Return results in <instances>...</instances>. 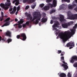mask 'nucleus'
<instances>
[{"label":"nucleus","mask_w":77,"mask_h":77,"mask_svg":"<svg viewBox=\"0 0 77 77\" xmlns=\"http://www.w3.org/2000/svg\"><path fill=\"white\" fill-rule=\"evenodd\" d=\"M15 11L13 10L11 12H10V14H15Z\"/></svg>","instance_id":"nucleus-31"},{"label":"nucleus","mask_w":77,"mask_h":77,"mask_svg":"<svg viewBox=\"0 0 77 77\" xmlns=\"http://www.w3.org/2000/svg\"><path fill=\"white\" fill-rule=\"evenodd\" d=\"M75 2L77 3V0H75Z\"/></svg>","instance_id":"nucleus-58"},{"label":"nucleus","mask_w":77,"mask_h":77,"mask_svg":"<svg viewBox=\"0 0 77 77\" xmlns=\"http://www.w3.org/2000/svg\"><path fill=\"white\" fill-rule=\"evenodd\" d=\"M10 20V17H8L5 20L6 23L4 24L2 26V27H3L4 26H9V21Z\"/></svg>","instance_id":"nucleus-8"},{"label":"nucleus","mask_w":77,"mask_h":77,"mask_svg":"<svg viewBox=\"0 0 77 77\" xmlns=\"http://www.w3.org/2000/svg\"><path fill=\"white\" fill-rule=\"evenodd\" d=\"M71 24H73V22H71L70 23H62L61 26L63 28L67 29V28H68V26H69L71 25Z\"/></svg>","instance_id":"nucleus-6"},{"label":"nucleus","mask_w":77,"mask_h":77,"mask_svg":"<svg viewBox=\"0 0 77 77\" xmlns=\"http://www.w3.org/2000/svg\"><path fill=\"white\" fill-rule=\"evenodd\" d=\"M39 26H40L41 25V23H39Z\"/></svg>","instance_id":"nucleus-55"},{"label":"nucleus","mask_w":77,"mask_h":77,"mask_svg":"<svg viewBox=\"0 0 77 77\" xmlns=\"http://www.w3.org/2000/svg\"><path fill=\"white\" fill-rule=\"evenodd\" d=\"M57 39H59V37L58 36H57Z\"/></svg>","instance_id":"nucleus-56"},{"label":"nucleus","mask_w":77,"mask_h":77,"mask_svg":"<svg viewBox=\"0 0 77 77\" xmlns=\"http://www.w3.org/2000/svg\"><path fill=\"white\" fill-rule=\"evenodd\" d=\"M6 35L9 37H11V32L9 31H7L6 33Z\"/></svg>","instance_id":"nucleus-19"},{"label":"nucleus","mask_w":77,"mask_h":77,"mask_svg":"<svg viewBox=\"0 0 77 77\" xmlns=\"http://www.w3.org/2000/svg\"><path fill=\"white\" fill-rule=\"evenodd\" d=\"M18 11H17V12L15 13L16 15H17V14H18Z\"/></svg>","instance_id":"nucleus-53"},{"label":"nucleus","mask_w":77,"mask_h":77,"mask_svg":"<svg viewBox=\"0 0 77 77\" xmlns=\"http://www.w3.org/2000/svg\"><path fill=\"white\" fill-rule=\"evenodd\" d=\"M77 23L75 25V26L73 27V29H72L71 30L72 33H69L67 31L64 32V33L60 32L59 33L58 36L61 39H63V41H65L68 38H70L71 37V35H74L75 34V29H77Z\"/></svg>","instance_id":"nucleus-2"},{"label":"nucleus","mask_w":77,"mask_h":77,"mask_svg":"<svg viewBox=\"0 0 77 77\" xmlns=\"http://www.w3.org/2000/svg\"><path fill=\"white\" fill-rule=\"evenodd\" d=\"M17 8L16 7L14 6V7L13 9V10L14 11H15V12H16V11H17V8Z\"/></svg>","instance_id":"nucleus-34"},{"label":"nucleus","mask_w":77,"mask_h":77,"mask_svg":"<svg viewBox=\"0 0 77 77\" xmlns=\"http://www.w3.org/2000/svg\"><path fill=\"white\" fill-rule=\"evenodd\" d=\"M61 60H64V57H61Z\"/></svg>","instance_id":"nucleus-46"},{"label":"nucleus","mask_w":77,"mask_h":77,"mask_svg":"<svg viewBox=\"0 0 77 77\" xmlns=\"http://www.w3.org/2000/svg\"><path fill=\"white\" fill-rule=\"evenodd\" d=\"M2 37H1V36H0V41H1V40L4 41H5V40L4 39V38L2 39Z\"/></svg>","instance_id":"nucleus-44"},{"label":"nucleus","mask_w":77,"mask_h":77,"mask_svg":"<svg viewBox=\"0 0 77 77\" xmlns=\"http://www.w3.org/2000/svg\"><path fill=\"white\" fill-rule=\"evenodd\" d=\"M17 39H21V35H20H20H17Z\"/></svg>","instance_id":"nucleus-26"},{"label":"nucleus","mask_w":77,"mask_h":77,"mask_svg":"<svg viewBox=\"0 0 77 77\" xmlns=\"http://www.w3.org/2000/svg\"><path fill=\"white\" fill-rule=\"evenodd\" d=\"M53 28L57 32L58 31V29H57V28H56L55 27Z\"/></svg>","instance_id":"nucleus-45"},{"label":"nucleus","mask_w":77,"mask_h":77,"mask_svg":"<svg viewBox=\"0 0 77 77\" xmlns=\"http://www.w3.org/2000/svg\"><path fill=\"white\" fill-rule=\"evenodd\" d=\"M62 1H64V2H67L68 3H69L70 2V0H62Z\"/></svg>","instance_id":"nucleus-39"},{"label":"nucleus","mask_w":77,"mask_h":77,"mask_svg":"<svg viewBox=\"0 0 77 77\" xmlns=\"http://www.w3.org/2000/svg\"><path fill=\"white\" fill-rule=\"evenodd\" d=\"M20 10V5H19L17 7V11H19Z\"/></svg>","instance_id":"nucleus-32"},{"label":"nucleus","mask_w":77,"mask_h":77,"mask_svg":"<svg viewBox=\"0 0 77 77\" xmlns=\"http://www.w3.org/2000/svg\"><path fill=\"white\" fill-rule=\"evenodd\" d=\"M16 2V3H15ZM20 2V1L19 0H14L13 2V3H15V5L16 6H18L19 5V3Z\"/></svg>","instance_id":"nucleus-17"},{"label":"nucleus","mask_w":77,"mask_h":77,"mask_svg":"<svg viewBox=\"0 0 77 77\" xmlns=\"http://www.w3.org/2000/svg\"><path fill=\"white\" fill-rule=\"evenodd\" d=\"M44 14L45 15V13Z\"/></svg>","instance_id":"nucleus-60"},{"label":"nucleus","mask_w":77,"mask_h":77,"mask_svg":"<svg viewBox=\"0 0 77 77\" xmlns=\"http://www.w3.org/2000/svg\"><path fill=\"white\" fill-rule=\"evenodd\" d=\"M72 59L74 60H77V56H73L72 57Z\"/></svg>","instance_id":"nucleus-25"},{"label":"nucleus","mask_w":77,"mask_h":77,"mask_svg":"<svg viewBox=\"0 0 77 77\" xmlns=\"http://www.w3.org/2000/svg\"><path fill=\"white\" fill-rule=\"evenodd\" d=\"M63 63H64V64H66L67 65V63H66L64 61H62Z\"/></svg>","instance_id":"nucleus-49"},{"label":"nucleus","mask_w":77,"mask_h":77,"mask_svg":"<svg viewBox=\"0 0 77 77\" xmlns=\"http://www.w3.org/2000/svg\"><path fill=\"white\" fill-rule=\"evenodd\" d=\"M65 19H64V16L63 15H61L60 17V21L61 22H63L65 21Z\"/></svg>","instance_id":"nucleus-12"},{"label":"nucleus","mask_w":77,"mask_h":77,"mask_svg":"<svg viewBox=\"0 0 77 77\" xmlns=\"http://www.w3.org/2000/svg\"><path fill=\"white\" fill-rule=\"evenodd\" d=\"M44 10L45 11H48V10H49L50 8H49V6H46L43 8Z\"/></svg>","instance_id":"nucleus-23"},{"label":"nucleus","mask_w":77,"mask_h":77,"mask_svg":"<svg viewBox=\"0 0 77 77\" xmlns=\"http://www.w3.org/2000/svg\"><path fill=\"white\" fill-rule=\"evenodd\" d=\"M13 9V8L12 7H11L9 10V12H11L12 11V10Z\"/></svg>","instance_id":"nucleus-43"},{"label":"nucleus","mask_w":77,"mask_h":77,"mask_svg":"<svg viewBox=\"0 0 77 77\" xmlns=\"http://www.w3.org/2000/svg\"><path fill=\"white\" fill-rule=\"evenodd\" d=\"M22 26L23 28H26L27 27V26L26 24H22Z\"/></svg>","instance_id":"nucleus-30"},{"label":"nucleus","mask_w":77,"mask_h":77,"mask_svg":"<svg viewBox=\"0 0 77 77\" xmlns=\"http://www.w3.org/2000/svg\"><path fill=\"white\" fill-rule=\"evenodd\" d=\"M52 1V0H46V3H50V2H51Z\"/></svg>","instance_id":"nucleus-35"},{"label":"nucleus","mask_w":77,"mask_h":77,"mask_svg":"<svg viewBox=\"0 0 77 77\" xmlns=\"http://www.w3.org/2000/svg\"><path fill=\"white\" fill-rule=\"evenodd\" d=\"M75 19H77V14H75Z\"/></svg>","instance_id":"nucleus-48"},{"label":"nucleus","mask_w":77,"mask_h":77,"mask_svg":"<svg viewBox=\"0 0 77 77\" xmlns=\"http://www.w3.org/2000/svg\"><path fill=\"white\" fill-rule=\"evenodd\" d=\"M60 64L62 66L64 67V68L65 69H66H66L68 68V66H67V65L64 64H62L61 63H60Z\"/></svg>","instance_id":"nucleus-14"},{"label":"nucleus","mask_w":77,"mask_h":77,"mask_svg":"<svg viewBox=\"0 0 77 77\" xmlns=\"http://www.w3.org/2000/svg\"><path fill=\"white\" fill-rule=\"evenodd\" d=\"M45 5V4H40V8H43V7H44V5Z\"/></svg>","instance_id":"nucleus-28"},{"label":"nucleus","mask_w":77,"mask_h":77,"mask_svg":"<svg viewBox=\"0 0 77 77\" xmlns=\"http://www.w3.org/2000/svg\"><path fill=\"white\" fill-rule=\"evenodd\" d=\"M4 0V1H5V0Z\"/></svg>","instance_id":"nucleus-59"},{"label":"nucleus","mask_w":77,"mask_h":77,"mask_svg":"<svg viewBox=\"0 0 77 77\" xmlns=\"http://www.w3.org/2000/svg\"><path fill=\"white\" fill-rule=\"evenodd\" d=\"M56 23H54V25L52 26L53 28L54 27H59V26L58 25H60V23L59 22L57 21L56 22Z\"/></svg>","instance_id":"nucleus-11"},{"label":"nucleus","mask_w":77,"mask_h":77,"mask_svg":"<svg viewBox=\"0 0 77 77\" xmlns=\"http://www.w3.org/2000/svg\"><path fill=\"white\" fill-rule=\"evenodd\" d=\"M61 53H62V51L61 50H58V51L57 52L58 54H60Z\"/></svg>","instance_id":"nucleus-37"},{"label":"nucleus","mask_w":77,"mask_h":77,"mask_svg":"<svg viewBox=\"0 0 77 77\" xmlns=\"http://www.w3.org/2000/svg\"><path fill=\"white\" fill-rule=\"evenodd\" d=\"M47 21V18H43L42 19L41 22L42 23H45Z\"/></svg>","instance_id":"nucleus-22"},{"label":"nucleus","mask_w":77,"mask_h":77,"mask_svg":"<svg viewBox=\"0 0 77 77\" xmlns=\"http://www.w3.org/2000/svg\"><path fill=\"white\" fill-rule=\"evenodd\" d=\"M60 8L61 9L65 10V9H66V6L64 4H63L60 6Z\"/></svg>","instance_id":"nucleus-18"},{"label":"nucleus","mask_w":77,"mask_h":77,"mask_svg":"<svg viewBox=\"0 0 77 77\" xmlns=\"http://www.w3.org/2000/svg\"><path fill=\"white\" fill-rule=\"evenodd\" d=\"M35 0H23V3H26V2H28L30 3H31L35 2Z\"/></svg>","instance_id":"nucleus-15"},{"label":"nucleus","mask_w":77,"mask_h":77,"mask_svg":"<svg viewBox=\"0 0 77 77\" xmlns=\"http://www.w3.org/2000/svg\"><path fill=\"white\" fill-rule=\"evenodd\" d=\"M75 6H76V5L74 4L69 6H68V8L69 9H74V8L75 7Z\"/></svg>","instance_id":"nucleus-16"},{"label":"nucleus","mask_w":77,"mask_h":77,"mask_svg":"<svg viewBox=\"0 0 77 77\" xmlns=\"http://www.w3.org/2000/svg\"><path fill=\"white\" fill-rule=\"evenodd\" d=\"M53 4H51L49 3V4H48V6H49V8H52L53 7H56V6H57V1L56 0H54L53 2Z\"/></svg>","instance_id":"nucleus-5"},{"label":"nucleus","mask_w":77,"mask_h":77,"mask_svg":"<svg viewBox=\"0 0 77 77\" xmlns=\"http://www.w3.org/2000/svg\"><path fill=\"white\" fill-rule=\"evenodd\" d=\"M64 54H65V52H62L60 54V56H63Z\"/></svg>","instance_id":"nucleus-42"},{"label":"nucleus","mask_w":77,"mask_h":77,"mask_svg":"<svg viewBox=\"0 0 77 77\" xmlns=\"http://www.w3.org/2000/svg\"><path fill=\"white\" fill-rule=\"evenodd\" d=\"M52 19L53 20H56V17H52Z\"/></svg>","instance_id":"nucleus-51"},{"label":"nucleus","mask_w":77,"mask_h":77,"mask_svg":"<svg viewBox=\"0 0 77 77\" xmlns=\"http://www.w3.org/2000/svg\"><path fill=\"white\" fill-rule=\"evenodd\" d=\"M7 2H5V5L4 4L1 3L0 6L4 9L5 10H8L9 9V7L11 5L10 0H7Z\"/></svg>","instance_id":"nucleus-3"},{"label":"nucleus","mask_w":77,"mask_h":77,"mask_svg":"<svg viewBox=\"0 0 77 77\" xmlns=\"http://www.w3.org/2000/svg\"><path fill=\"white\" fill-rule=\"evenodd\" d=\"M56 35L57 36L58 34H59V32H56Z\"/></svg>","instance_id":"nucleus-52"},{"label":"nucleus","mask_w":77,"mask_h":77,"mask_svg":"<svg viewBox=\"0 0 77 77\" xmlns=\"http://www.w3.org/2000/svg\"><path fill=\"white\" fill-rule=\"evenodd\" d=\"M74 60H75L73 59H72L70 60L71 63H74Z\"/></svg>","instance_id":"nucleus-40"},{"label":"nucleus","mask_w":77,"mask_h":77,"mask_svg":"<svg viewBox=\"0 0 77 77\" xmlns=\"http://www.w3.org/2000/svg\"><path fill=\"white\" fill-rule=\"evenodd\" d=\"M26 17L28 20H31V22H33L36 19H37L35 22V24H37L39 23V21H41V14L40 13H38V12H35L34 13L33 15V18L32 15L30 14H29L26 12L25 14ZM33 18V19H32Z\"/></svg>","instance_id":"nucleus-1"},{"label":"nucleus","mask_w":77,"mask_h":77,"mask_svg":"<svg viewBox=\"0 0 77 77\" xmlns=\"http://www.w3.org/2000/svg\"><path fill=\"white\" fill-rule=\"evenodd\" d=\"M17 23L18 24H16L14 25V26H15L16 28L18 27L19 29H21L22 27V25H21V24H23L24 23V21L21 19L20 21H18Z\"/></svg>","instance_id":"nucleus-4"},{"label":"nucleus","mask_w":77,"mask_h":77,"mask_svg":"<svg viewBox=\"0 0 77 77\" xmlns=\"http://www.w3.org/2000/svg\"><path fill=\"white\" fill-rule=\"evenodd\" d=\"M0 32H2V30L0 29Z\"/></svg>","instance_id":"nucleus-57"},{"label":"nucleus","mask_w":77,"mask_h":77,"mask_svg":"<svg viewBox=\"0 0 77 77\" xmlns=\"http://www.w3.org/2000/svg\"><path fill=\"white\" fill-rule=\"evenodd\" d=\"M55 12H56V10L53 9L50 11V14H53V13H54Z\"/></svg>","instance_id":"nucleus-24"},{"label":"nucleus","mask_w":77,"mask_h":77,"mask_svg":"<svg viewBox=\"0 0 77 77\" xmlns=\"http://www.w3.org/2000/svg\"><path fill=\"white\" fill-rule=\"evenodd\" d=\"M50 23L52 24H53V20H51V22H50Z\"/></svg>","instance_id":"nucleus-47"},{"label":"nucleus","mask_w":77,"mask_h":77,"mask_svg":"<svg viewBox=\"0 0 77 77\" xmlns=\"http://www.w3.org/2000/svg\"><path fill=\"white\" fill-rule=\"evenodd\" d=\"M67 76L68 77H71V75L70 73V72H69L67 75Z\"/></svg>","instance_id":"nucleus-36"},{"label":"nucleus","mask_w":77,"mask_h":77,"mask_svg":"<svg viewBox=\"0 0 77 77\" xmlns=\"http://www.w3.org/2000/svg\"><path fill=\"white\" fill-rule=\"evenodd\" d=\"M71 46H72V47H75L74 42H69L66 44L67 47H71Z\"/></svg>","instance_id":"nucleus-9"},{"label":"nucleus","mask_w":77,"mask_h":77,"mask_svg":"<svg viewBox=\"0 0 77 77\" xmlns=\"http://www.w3.org/2000/svg\"><path fill=\"white\" fill-rule=\"evenodd\" d=\"M73 48V47L72 46L70 47L69 48V49H71V48Z\"/></svg>","instance_id":"nucleus-54"},{"label":"nucleus","mask_w":77,"mask_h":77,"mask_svg":"<svg viewBox=\"0 0 77 77\" xmlns=\"http://www.w3.org/2000/svg\"><path fill=\"white\" fill-rule=\"evenodd\" d=\"M20 35L21 39L23 40V41H25V40L27 39L26 35L25 33H21L20 34Z\"/></svg>","instance_id":"nucleus-7"},{"label":"nucleus","mask_w":77,"mask_h":77,"mask_svg":"<svg viewBox=\"0 0 77 77\" xmlns=\"http://www.w3.org/2000/svg\"><path fill=\"white\" fill-rule=\"evenodd\" d=\"M59 76L60 77H66V74L63 73H61L59 75Z\"/></svg>","instance_id":"nucleus-21"},{"label":"nucleus","mask_w":77,"mask_h":77,"mask_svg":"<svg viewBox=\"0 0 77 77\" xmlns=\"http://www.w3.org/2000/svg\"><path fill=\"white\" fill-rule=\"evenodd\" d=\"M69 20H74L75 19V14L71 15L69 17Z\"/></svg>","instance_id":"nucleus-10"},{"label":"nucleus","mask_w":77,"mask_h":77,"mask_svg":"<svg viewBox=\"0 0 77 77\" xmlns=\"http://www.w3.org/2000/svg\"><path fill=\"white\" fill-rule=\"evenodd\" d=\"M60 64L62 66L64 67V68L65 69H66H66L68 68V66H67V65L64 64H62L61 63H60Z\"/></svg>","instance_id":"nucleus-13"},{"label":"nucleus","mask_w":77,"mask_h":77,"mask_svg":"<svg viewBox=\"0 0 77 77\" xmlns=\"http://www.w3.org/2000/svg\"><path fill=\"white\" fill-rule=\"evenodd\" d=\"M15 21L16 22H17V21H18V19H17V18L15 19Z\"/></svg>","instance_id":"nucleus-50"},{"label":"nucleus","mask_w":77,"mask_h":77,"mask_svg":"<svg viewBox=\"0 0 77 77\" xmlns=\"http://www.w3.org/2000/svg\"><path fill=\"white\" fill-rule=\"evenodd\" d=\"M29 24L30 22L29 21H28L26 22L25 24H26V25H27L28 26H29Z\"/></svg>","instance_id":"nucleus-33"},{"label":"nucleus","mask_w":77,"mask_h":77,"mask_svg":"<svg viewBox=\"0 0 77 77\" xmlns=\"http://www.w3.org/2000/svg\"><path fill=\"white\" fill-rule=\"evenodd\" d=\"M36 4H34V5H32L31 6V7L32 9H35V6H36Z\"/></svg>","instance_id":"nucleus-29"},{"label":"nucleus","mask_w":77,"mask_h":77,"mask_svg":"<svg viewBox=\"0 0 77 77\" xmlns=\"http://www.w3.org/2000/svg\"><path fill=\"white\" fill-rule=\"evenodd\" d=\"M29 8V5H27L26 6L25 9L26 10H27V9H28Z\"/></svg>","instance_id":"nucleus-41"},{"label":"nucleus","mask_w":77,"mask_h":77,"mask_svg":"<svg viewBox=\"0 0 77 77\" xmlns=\"http://www.w3.org/2000/svg\"><path fill=\"white\" fill-rule=\"evenodd\" d=\"M7 42L9 44V42H12V39L11 38H9L7 40Z\"/></svg>","instance_id":"nucleus-27"},{"label":"nucleus","mask_w":77,"mask_h":77,"mask_svg":"<svg viewBox=\"0 0 77 77\" xmlns=\"http://www.w3.org/2000/svg\"><path fill=\"white\" fill-rule=\"evenodd\" d=\"M74 67H77V63H75L74 65H73Z\"/></svg>","instance_id":"nucleus-38"},{"label":"nucleus","mask_w":77,"mask_h":77,"mask_svg":"<svg viewBox=\"0 0 77 77\" xmlns=\"http://www.w3.org/2000/svg\"><path fill=\"white\" fill-rule=\"evenodd\" d=\"M4 13H3V12H1L2 17H0V21H3V18L4 17Z\"/></svg>","instance_id":"nucleus-20"}]
</instances>
